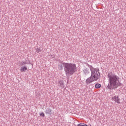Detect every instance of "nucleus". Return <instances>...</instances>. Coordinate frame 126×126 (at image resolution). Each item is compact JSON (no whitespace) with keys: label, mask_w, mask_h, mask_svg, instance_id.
<instances>
[{"label":"nucleus","mask_w":126,"mask_h":126,"mask_svg":"<svg viewBox=\"0 0 126 126\" xmlns=\"http://www.w3.org/2000/svg\"><path fill=\"white\" fill-rule=\"evenodd\" d=\"M108 77L109 78V84L108 87L109 89H114L122 85V84L119 81L120 78L118 76L113 74L112 73H109Z\"/></svg>","instance_id":"nucleus-1"},{"label":"nucleus","mask_w":126,"mask_h":126,"mask_svg":"<svg viewBox=\"0 0 126 126\" xmlns=\"http://www.w3.org/2000/svg\"><path fill=\"white\" fill-rule=\"evenodd\" d=\"M76 69V65L75 64L66 63L65 64V71L66 74L72 75Z\"/></svg>","instance_id":"nucleus-2"},{"label":"nucleus","mask_w":126,"mask_h":126,"mask_svg":"<svg viewBox=\"0 0 126 126\" xmlns=\"http://www.w3.org/2000/svg\"><path fill=\"white\" fill-rule=\"evenodd\" d=\"M90 69L91 72V76L94 78L95 80L97 81L99 79V69L93 68L92 66L90 67Z\"/></svg>","instance_id":"nucleus-3"},{"label":"nucleus","mask_w":126,"mask_h":126,"mask_svg":"<svg viewBox=\"0 0 126 126\" xmlns=\"http://www.w3.org/2000/svg\"><path fill=\"white\" fill-rule=\"evenodd\" d=\"M93 81H96V80H95V79L93 78L91 76L90 77H89L86 79V83H87V84H90V83L93 82Z\"/></svg>","instance_id":"nucleus-4"},{"label":"nucleus","mask_w":126,"mask_h":126,"mask_svg":"<svg viewBox=\"0 0 126 126\" xmlns=\"http://www.w3.org/2000/svg\"><path fill=\"white\" fill-rule=\"evenodd\" d=\"M112 100L113 101H114L115 103H117V104H120L121 103L120 97H119V96H114L112 97Z\"/></svg>","instance_id":"nucleus-5"},{"label":"nucleus","mask_w":126,"mask_h":126,"mask_svg":"<svg viewBox=\"0 0 126 126\" xmlns=\"http://www.w3.org/2000/svg\"><path fill=\"white\" fill-rule=\"evenodd\" d=\"M26 70H27V67L26 66L21 67L20 68L21 72H24L25 71H26Z\"/></svg>","instance_id":"nucleus-6"},{"label":"nucleus","mask_w":126,"mask_h":126,"mask_svg":"<svg viewBox=\"0 0 126 126\" xmlns=\"http://www.w3.org/2000/svg\"><path fill=\"white\" fill-rule=\"evenodd\" d=\"M101 86H102V85L99 83H97V84H95V88H97V89L100 88V87Z\"/></svg>","instance_id":"nucleus-7"},{"label":"nucleus","mask_w":126,"mask_h":126,"mask_svg":"<svg viewBox=\"0 0 126 126\" xmlns=\"http://www.w3.org/2000/svg\"><path fill=\"white\" fill-rule=\"evenodd\" d=\"M77 126H88V125L84 123H80L79 124H77Z\"/></svg>","instance_id":"nucleus-8"},{"label":"nucleus","mask_w":126,"mask_h":126,"mask_svg":"<svg viewBox=\"0 0 126 126\" xmlns=\"http://www.w3.org/2000/svg\"><path fill=\"white\" fill-rule=\"evenodd\" d=\"M36 53H40V52H41V49H40V48H37V49H36Z\"/></svg>","instance_id":"nucleus-9"},{"label":"nucleus","mask_w":126,"mask_h":126,"mask_svg":"<svg viewBox=\"0 0 126 126\" xmlns=\"http://www.w3.org/2000/svg\"><path fill=\"white\" fill-rule=\"evenodd\" d=\"M40 116L41 117H45V114L43 112H42L40 114Z\"/></svg>","instance_id":"nucleus-10"},{"label":"nucleus","mask_w":126,"mask_h":126,"mask_svg":"<svg viewBox=\"0 0 126 126\" xmlns=\"http://www.w3.org/2000/svg\"><path fill=\"white\" fill-rule=\"evenodd\" d=\"M59 83L60 84V85H63V81H60L59 82Z\"/></svg>","instance_id":"nucleus-11"},{"label":"nucleus","mask_w":126,"mask_h":126,"mask_svg":"<svg viewBox=\"0 0 126 126\" xmlns=\"http://www.w3.org/2000/svg\"><path fill=\"white\" fill-rule=\"evenodd\" d=\"M59 67L60 68V69H63V66L62 65V64H61L59 66Z\"/></svg>","instance_id":"nucleus-12"},{"label":"nucleus","mask_w":126,"mask_h":126,"mask_svg":"<svg viewBox=\"0 0 126 126\" xmlns=\"http://www.w3.org/2000/svg\"><path fill=\"white\" fill-rule=\"evenodd\" d=\"M48 111H49V112H51V110L50 109H48Z\"/></svg>","instance_id":"nucleus-13"},{"label":"nucleus","mask_w":126,"mask_h":126,"mask_svg":"<svg viewBox=\"0 0 126 126\" xmlns=\"http://www.w3.org/2000/svg\"><path fill=\"white\" fill-rule=\"evenodd\" d=\"M24 64H26V63H25Z\"/></svg>","instance_id":"nucleus-14"},{"label":"nucleus","mask_w":126,"mask_h":126,"mask_svg":"<svg viewBox=\"0 0 126 126\" xmlns=\"http://www.w3.org/2000/svg\"><path fill=\"white\" fill-rule=\"evenodd\" d=\"M90 126H92L90 125Z\"/></svg>","instance_id":"nucleus-15"}]
</instances>
